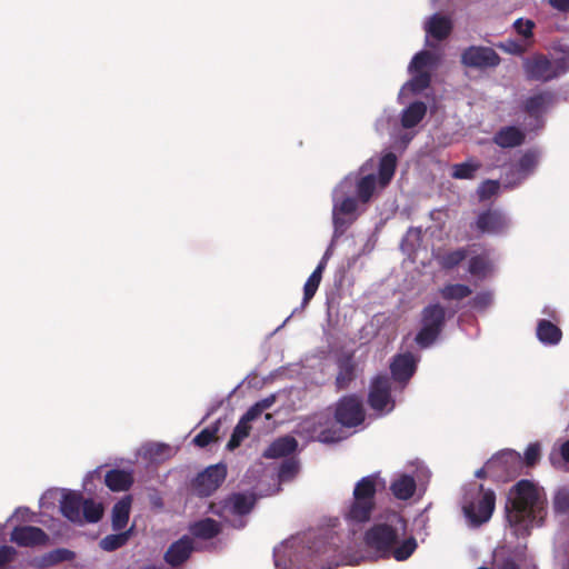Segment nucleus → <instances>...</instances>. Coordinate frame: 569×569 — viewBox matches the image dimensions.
I'll use <instances>...</instances> for the list:
<instances>
[{
	"label": "nucleus",
	"instance_id": "1",
	"mask_svg": "<svg viewBox=\"0 0 569 569\" xmlns=\"http://www.w3.org/2000/svg\"><path fill=\"white\" fill-rule=\"evenodd\" d=\"M397 158L388 152L380 159H370L357 173L343 178L332 192L335 231L342 233L359 216L360 206L368 203L392 179Z\"/></svg>",
	"mask_w": 569,
	"mask_h": 569
},
{
	"label": "nucleus",
	"instance_id": "2",
	"mask_svg": "<svg viewBox=\"0 0 569 569\" xmlns=\"http://www.w3.org/2000/svg\"><path fill=\"white\" fill-rule=\"evenodd\" d=\"M547 516V498L542 488L529 480H520L509 491L506 506L508 527L516 537L528 536L541 527Z\"/></svg>",
	"mask_w": 569,
	"mask_h": 569
},
{
	"label": "nucleus",
	"instance_id": "3",
	"mask_svg": "<svg viewBox=\"0 0 569 569\" xmlns=\"http://www.w3.org/2000/svg\"><path fill=\"white\" fill-rule=\"evenodd\" d=\"M405 532L406 521L397 512H391L383 521H378L366 532V545L375 557H392L397 561H405L418 547L413 537L400 541Z\"/></svg>",
	"mask_w": 569,
	"mask_h": 569
},
{
	"label": "nucleus",
	"instance_id": "4",
	"mask_svg": "<svg viewBox=\"0 0 569 569\" xmlns=\"http://www.w3.org/2000/svg\"><path fill=\"white\" fill-rule=\"evenodd\" d=\"M336 550L318 539L308 546H297L296 540L274 548V563L281 569H333L340 565Z\"/></svg>",
	"mask_w": 569,
	"mask_h": 569
},
{
	"label": "nucleus",
	"instance_id": "5",
	"mask_svg": "<svg viewBox=\"0 0 569 569\" xmlns=\"http://www.w3.org/2000/svg\"><path fill=\"white\" fill-rule=\"evenodd\" d=\"M59 503L62 515L72 522H97L103 509L100 503L83 500L81 495L68 489L53 488L47 490L40 498V507L48 509Z\"/></svg>",
	"mask_w": 569,
	"mask_h": 569
},
{
	"label": "nucleus",
	"instance_id": "6",
	"mask_svg": "<svg viewBox=\"0 0 569 569\" xmlns=\"http://www.w3.org/2000/svg\"><path fill=\"white\" fill-rule=\"evenodd\" d=\"M385 486L386 482L378 475L363 477L356 483L352 500L343 511V521L351 533L359 531L370 519L376 505V492Z\"/></svg>",
	"mask_w": 569,
	"mask_h": 569
},
{
	"label": "nucleus",
	"instance_id": "7",
	"mask_svg": "<svg viewBox=\"0 0 569 569\" xmlns=\"http://www.w3.org/2000/svg\"><path fill=\"white\" fill-rule=\"evenodd\" d=\"M427 113V106L421 101L409 103L400 114V127L391 124L388 116H382L376 123L377 131L383 133L387 131L395 141L407 144L416 134L415 128L422 121Z\"/></svg>",
	"mask_w": 569,
	"mask_h": 569
},
{
	"label": "nucleus",
	"instance_id": "8",
	"mask_svg": "<svg viewBox=\"0 0 569 569\" xmlns=\"http://www.w3.org/2000/svg\"><path fill=\"white\" fill-rule=\"evenodd\" d=\"M495 503V492L477 483H472L465 489L461 500L463 515L472 526L487 522L491 518Z\"/></svg>",
	"mask_w": 569,
	"mask_h": 569
},
{
	"label": "nucleus",
	"instance_id": "9",
	"mask_svg": "<svg viewBox=\"0 0 569 569\" xmlns=\"http://www.w3.org/2000/svg\"><path fill=\"white\" fill-rule=\"evenodd\" d=\"M438 62L439 58L436 54L427 51L418 52L408 67L411 78L401 87L399 99L403 100L428 88L431 72L437 68Z\"/></svg>",
	"mask_w": 569,
	"mask_h": 569
},
{
	"label": "nucleus",
	"instance_id": "10",
	"mask_svg": "<svg viewBox=\"0 0 569 569\" xmlns=\"http://www.w3.org/2000/svg\"><path fill=\"white\" fill-rule=\"evenodd\" d=\"M445 320V309L440 305L427 307L422 313V327L416 337L419 346L429 347L438 337Z\"/></svg>",
	"mask_w": 569,
	"mask_h": 569
},
{
	"label": "nucleus",
	"instance_id": "11",
	"mask_svg": "<svg viewBox=\"0 0 569 569\" xmlns=\"http://www.w3.org/2000/svg\"><path fill=\"white\" fill-rule=\"evenodd\" d=\"M253 502L252 495L237 493L231 496L217 512L233 527L241 528L244 525L241 517L250 512Z\"/></svg>",
	"mask_w": 569,
	"mask_h": 569
},
{
	"label": "nucleus",
	"instance_id": "12",
	"mask_svg": "<svg viewBox=\"0 0 569 569\" xmlns=\"http://www.w3.org/2000/svg\"><path fill=\"white\" fill-rule=\"evenodd\" d=\"M541 151L538 149L526 150L518 161L512 166L510 174L507 176L506 186L513 188L531 176L539 164Z\"/></svg>",
	"mask_w": 569,
	"mask_h": 569
},
{
	"label": "nucleus",
	"instance_id": "13",
	"mask_svg": "<svg viewBox=\"0 0 569 569\" xmlns=\"http://www.w3.org/2000/svg\"><path fill=\"white\" fill-rule=\"evenodd\" d=\"M522 64L526 76L532 80L547 82L560 77L555 60L543 54L528 57Z\"/></svg>",
	"mask_w": 569,
	"mask_h": 569
},
{
	"label": "nucleus",
	"instance_id": "14",
	"mask_svg": "<svg viewBox=\"0 0 569 569\" xmlns=\"http://www.w3.org/2000/svg\"><path fill=\"white\" fill-rule=\"evenodd\" d=\"M368 398L370 407L379 415L389 413L395 408V399L387 377L379 376L372 380Z\"/></svg>",
	"mask_w": 569,
	"mask_h": 569
},
{
	"label": "nucleus",
	"instance_id": "15",
	"mask_svg": "<svg viewBox=\"0 0 569 569\" xmlns=\"http://www.w3.org/2000/svg\"><path fill=\"white\" fill-rule=\"evenodd\" d=\"M461 62L466 67L487 69L497 67L500 63V57L492 48L472 46L462 52Z\"/></svg>",
	"mask_w": 569,
	"mask_h": 569
},
{
	"label": "nucleus",
	"instance_id": "16",
	"mask_svg": "<svg viewBox=\"0 0 569 569\" xmlns=\"http://www.w3.org/2000/svg\"><path fill=\"white\" fill-rule=\"evenodd\" d=\"M337 421L345 427H356L365 419V410L357 397L342 398L336 409Z\"/></svg>",
	"mask_w": 569,
	"mask_h": 569
},
{
	"label": "nucleus",
	"instance_id": "17",
	"mask_svg": "<svg viewBox=\"0 0 569 569\" xmlns=\"http://www.w3.org/2000/svg\"><path fill=\"white\" fill-rule=\"evenodd\" d=\"M553 106V96L550 92H538L528 97L523 102V110L530 118V128L542 124V117Z\"/></svg>",
	"mask_w": 569,
	"mask_h": 569
},
{
	"label": "nucleus",
	"instance_id": "18",
	"mask_svg": "<svg viewBox=\"0 0 569 569\" xmlns=\"http://www.w3.org/2000/svg\"><path fill=\"white\" fill-rule=\"evenodd\" d=\"M226 468L223 466H210L194 479V492L199 496L211 495L222 483L226 478Z\"/></svg>",
	"mask_w": 569,
	"mask_h": 569
},
{
	"label": "nucleus",
	"instance_id": "19",
	"mask_svg": "<svg viewBox=\"0 0 569 569\" xmlns=\"http://www.w3.org/2000/svg\"><path fill=\"white\" fill-rule=\"evenodd\" d=\"M328 422V417L320 413L313 417H310L302 421L299 426V432L306 433L307 437L311 439H317L320 442H335L340 439V437L332 433L330 430L325 429V426Z\"/></svg>",
	"mask_w": 569,
	"mask_h": 569
},
{
	"label": "nucleus",
	"instance_id": "20",
	"mask_svg": "<svg viewBox=\"0 0 569 569\" xmlns=\"http://www.w3.org/2000/svg\"><path fill=\"white\" fill-rule=\"evenodd\" d=\"M510 220L506 214L496 210H488L481 213L477 219V228L489 234H500L508 230Z\"/></svg>",
	"mask_w": 569,
	"mask_h": 569
},
{
	"label": "nucleus",
	"instance_id": "21",
	"mask_svg": "<svg viewBox=\"0 0 569 569\" xmlns=\"http://www.w3.org/2000/svg\"><path fill=\"white\" fill-rule=\"evenodd\" d=\"M48 540L43 530L32 526L16 527L11 532V541L22 547L46 546Z\"/></svg>",
	"mask_w": 569,
	"mask_h": 569
},
{
	"label": "nucleus",
	"instance_id": "22",
	"mask_svg": "<svg viewBox=\"0 0 569 569\" xmlns=\"http://www.w3.org/2000/svg\"><path fill=\"white\" fill-rule=\"evenodd\" d=\"M427 37L442 40L449 36L452 29V21L448 16L435 13L423 24Z\"/></svg>",
	"mask_w": 569,
	"mask_h": 569
},
{
	"label": "nucleus",
	"instance_id": "23",
	"mask_svg": "<svg viewBox=\"0 0 569 569\" xmlns=\"http://www.w3.org/2000/svg\"><path fill=\"white\" fill-rule=\"evenodd\" d=\"M417 359L410 355L397 356L390 365L392 377L396 381L406 383L416 370Z\"/></svg>",
	"mask_w": 569,
	"mask_h": 569
},
{
	"label": "nucleus",
	"instance_id": "24",
	"mask_svg": "<svg viewBox=\"0 0 569 569\" xmlns=\"http://www.w3.org/2000/svg\"><path fill=\"white\" fill-rule=\"evenodd\" d=\"M553 550L558 562L569 569V520L562 523L556 532Z\"/></svg>",
	"mask_w": 569,
	"mask_h": 569
},
{
	"label": "nucleus",
	"instance_id": "25",
	"mask_svg": "<svg viewBox=\"0 0 569 569\" xmlns=\"http://www.w3.org/2000/svg\"><path fill=\"white\" fill-rule=\"evenodd\" d=\"M193 550L192 540L189 537H183L172 543L167 550L164 558L171 566H179L184 562Z\"/></svg>",
	"mask_w": 569,
	"mask_h": 569
},
{
	"label": "nucleus",
	"instance_id": "26",
	"mask_svg": "<svg viewBox=\"0 0 569 569\" xmlns=\"http://www.w3.org/2000/svg\"><path fill=\"white\" fill-rule=\"evenodd\" d=\"M422 231L419 228L409 229L405 236L401 249L407 253L412 261H418L420 256L427 252V249L422 247Z\"/></svg>",
	"mask_w": 569,
	"mask_h": 569
},
{
	"label": "nucleus",
	"instance_id": "27",
	"mask_svg": "<svg viewBox=\"0 0 569 569\" xmlns=\"http://www.w3.org/2000/svg\"><path fill=\"white\" fill-rule=\"evenodd\" d=\"M495 261L488 252H481L473 256L469 261V272L479 279H483L492 273Z\"/></svg>",
	"mask_w": 569,
	"mask_h": 569
},
{
	"label": "nucleus",
	"instance_id": "28",
	"mask_svg": "<svg viewBox=\"0 0 569 569\" xmlns=\"http://www.w3.org/2000/svg\"><path fill=\"white\" fill-rule=\"evenodd\" d=\"M131 509V497L127 496L119 500L112 508L111 525L114 531L126 528Z\"/></svg>",
	"mask_w": 569,
	"mask_h": 569
},
{
	"label": "nucleus",
	"instance_id": "29",
	"mask_svg": "<svg viewBox=\"0 0 569 569\" xmlns=\"http://www.w3.org/2000/svg\"><path fill=\"white\" fill-rule=\"evenodd\" d=\"M493 140L501 148H513L523 142L525 133L517 127H505L496 133Z\"/></svg>",
	"mask_w": 569,
	"mask_h": 569
},
{
	"label": "nucleus",
	"instance_id": "30",
	"mask_svg": "<svg viewBox=\"0 0 569 569\" xmlns=\"http://www.w3.org/2000/svg\"><path fill=\"white\" fill-rule=\"evenodd\" d=\"M104 482L112 491H126L131 487L133 478L129 471L113 469L107 472Z\"/></svg>",
	"mask_w": 569,
	"mask_h": 569
},
{
	"label": "nucleus",
	"instance_id": "31",
	"mask_svg": "<svg viewBox=\"0 0 569 569\" xmlns=\"http://www.w3.org/2000/svg\"><path fill=\"white\" fill-rule=\"evenodd\" d=\"M297 448V441L293 437L286 436L273 441L268 449H266L263 457L266 458H280L293 452Z\"/></svg>",
	"mask_w": 569,
	"mask_h": 569
},
{
	"label": "nucleus",
	"instance_id": "32",
	"mask_svg": "<svg viewBox=\"0 0 569 569\" xmlns=\"http://www.w3.org/2000/svg\"><path fill=\"white\" fill-rule=\"evenodd\" d=\"M561 330L547 320H541L537 326V338L543 345H557L561 340Z\"/></svg>",
	"mask_w": 569,
	"mask_h": 569
},
{
	"label": "nucleus",
	"instance_id": "33",
	"mask_svg": "<svg viewBox=\"0 0 569 569\" xmlns=\"http://www.w3.org/2000/svg\"><path fill=\"white\" fill-rule=\"evenodd\" d=\"M416 490V481L408 475H401L391 483V491L398 499H409Z\"/></svg>",
	"mask_w": 569,
	"mask_h": 569
},
{
	"label": "nucleus",
	"instance_id": "34",
	"mask_svg": "<svg viewBox=\"0 0 569 569\" xmlns=\"http://www.w3.org/2000/svg\"><path fill=\"white\" fill-rule=\"evenodd\" d=\"M133 526H131L128 530L121 531L113 535H108L102 538L99 542V546L104 551H113L122 546H124L133 532Z\"/></svg>",
	"mask_w": 569,
	"mask_h": 569
},
{
	"label": "nucleus",
	"instance_id": "35",
	"mask_svg": "<svg viewBox=\"0 0 569 569\" xmlns=\"http://www.w3.org/2000/svg\"><path fill=\"white\" fill-rule=\"evenodd\" d=\"M190 530L194 537H198L201 539H210L219 532L220 527L217 521H214L213 519L207 518V519H203V520H200V521L193 523L191 526Z\"/></svg>",
	"mask_w": 569,
	"mask_h": 569
},
{
	"label": "nucleus",
	"instance_id": "36",
	"mask_svg": "<svg viewBox=\"0 0 569 569\" xmlns=\"http://www.w3.org/2000/svg\"><path fill=\"white\" fill-rule=\"evenodd\" d=\"M143 456L153 462H160L173 453V449L164 443H149L143 447Z\"/></svg>",
	"mask_w": 569,
	"mask_h": 569
},
{
	"label": "nucleus",
	"instance_id": "37",
	"mask_svg": "<svg viewBox=\"0 0 569 569\" xmlns=\"http://www.w3.org/2000/svg\"><path fill=\"white\" fill-rule=\"evenodd\" d=\"M552 506L557 515H569V483L557 489Z\"/></svg>",
	"mask_w": 569,
	"mask_h": 569
},
{
	"label": "nucleus",
	"instance_id": "38",
	"mask_svg": "<svg viewBox=\"0 0 569 569\" xmlns=\"http://www.w3.org/2000/svg\"><path fill=\"white\" fill-rule=\"evenodd\" d=\"M250 431V421L246 420L244 418H241L238 425L236 426L233 433L227 443V448L229 450L236 449L241 441L248 437Z\"/></svg>",
	"mask_w": 569,
	"mask_h": 569
},
{
	"label": "nucleus",
	"instance_id": "39",
	"mask_svg": "<svg viewBox=\"0 0 569 569\" xmlns=\"http://www.w3.org/2000/svg\"><path fill=\"white\" fill-rule=\"evenodd\" d=\"M470 293V288L465 284H447L441 289V296L446 300H461Z\"/></svg>",
	"mask_w": 569,
	"mask_h": 569
},
{
	"label": "nucleus",
	"instance_id": "40",
	"mask_svg": "<svg viewBox=\"0 0 569 569\" xmlns=\"http://www.w3.org/2000/svg\"><path fill=\"white\" fill-rule=\"evenodd\" d=\"M479 164L472 161L458 163L452 167V177L456 179H471L478 170Z\"/></svg>",
	"mask_w": 569,
	"mask_h": 569
},
{
	"label": "nucleus",
	"instance_id": "41",
	"mask_svg": "<svg viewBox=\"0 0 569 569\" xmlns=\"http://www.w3.org/2000/svg\"><path fill=\"white\" fill-rule=\"evenodd\" d=\"M529 46V42L517 41L513 39H508L506 41L499 42L497 47L509 54H522Z\"/></svg>",
	"mask_w": 569,
	"mask_h": 569
},
{
	"label": "nucleus",
	"instance_id": "42",
	"mask_svg": "<svg viewBox=\"0 0 569 569\" xmlns=\"http://www.w3.org/2000/svg\"><path fill=\"white\" fill-rule=\"evenodd\" d=\"M299 466L295 460L284 461L277 471L278 481L287 482L290 481L298 472Z\"/></svg>",
	"mask_w": 569,
	"mask_h": 569
},
{
	"label": "nucleus",
	"instance_id": "43",
	"mask_svg": "<svg viewBox=\"0 0 569 569\" xmlns=\"http://www.w3.org/2000/svg\"><path fill=\"white\" fill-rule=\"evenodd\" d=\"M321 281V276L318 272H312L305 283L303 288V305H307L311 298L315 296L316 291Z\"/></svg>",
	"mask_w": 569,
	"mask_h": 569
},
{
	"label": "nucleus",
	"instance_id": "44",
	"mask_svg": "<svg viewBox=\"0 0 569 569\" xmlns=\"http://www.w3.org/2000/svg\"><path fill=\"white\" fill-rule=\"evenodd\" d=\"M466 252L461 249L445 253L442 256H438L439 263L443 268H453L457 266L462 259H465Z\"/></svg>",
	"mask_w": 569,
	"mask_h": 569
},
{
	"label": "nucleus",
	"instance_id": "45",
	"mask_svg": "<svg viewBox=\"0 0 569 569\" xmlns=\"http://www.w3.org/2000/svg\"><path fill=\"white\" fill-rule=\"evenodd\" d=\"M533 27V21L528 19L520 18L513 22V28L516 32L523 38L522 41L525 42H528V40L531 38Z\"/></svg>",
	"mask_w": 569,
	"mask_h": 569
},
{
	"label": "nucleus",
	"instance_id": "46",
	"mask_svg": "<svg viewBox=\"0 0 569 569\" xmlns=\"http://www.w3.org/2000/svg\"><path fill=\"white\" fill-rule=\"evenodd\" d=\"M500 189V184L496 180H487L478 188V196L481 200H488L496 196Z\"/></svg>",
	"mask_w": 569,
	"mask_h": 569
},
{
	"label": "nucleus",
	"instance_id": "47",
	"mask_svg": "<svg viewBox=\"0 0 569 569\" xmlns=\"http://www.w3.org/2000/svg\"><path fill=\"white\" fill-rule=\"evenodd\" d=\"M217 432H218V423H216L214 426H212L210 428L202 430L199 435L196 436L193 441L197 446L204 447L217 438Z\"/></svg>",
	"mask_w": 569,
	"mask_h": 569
},
{
	"label": "nucleus",
	"instance_id": "48",
	"mask_svg": "<svg viewBox=\"0 0 569 569\" xmlns=\"http://www.w3.org/2000/svg\"><path fill=\"white\" fill-rule=\"evenodd\" d=\"M559 74L562 76L569 71V47H560L559 54L553 58Z\"/></svg>",
	"mask_w": 569,
	"mask_h": 569
},
{
	"label": "nucleus",
	"instance_id": "49",
	"mask_svg": "<svg viewBox=\"0 0 569 569\" xmlns=\"http://www.w3.org/2000/svg\"><path fill=\"white\" fill-rule=\"evenodd\" d=\"M493 296L489 291H482L476 295L471 300L472 308L485 309L492 303Z\"/></svg>",
	"mask_w": 569,
	"mask_h": 569
},
{
	"label": "nucleus",
	"instance_id": "50",
	"mask_svg": "<svg viewBox=\"0 0 569 569\" xmlns=\"http://www.w3.org/2000/svg\"><path fill=\"white\" fill-rule=\"evenodd\" d=\"M540 459V446L532 443L528 446L525 452V461L527 466H533Z\"/></svg>",
	"mask_w": 569,
	"mask_h": 569
},
{
	"label": "nucleus",
	"instance_id": "51",
	"mask_svg": "<svg viewBox=\"0 0 569 569\" xmlns=\"http://www.w3.org/2000/svg\"><path fill=\"white\" fill-rule=\"evenodd\" d=\"M74 553L68 549H58L49 555L50 562H59L73 559Z\"/></svg>",
	"mask_w": 569,
	"mask_h": 569
},
{
	"label": "nucleus",
	"instance_id": "52",
	"mask_svg": "<svg viewBox=\"0 0 569 569\" xmlns=\"http://www.w3.org/2000/svg\"><path fill=\"white\" fill-rule=\"evenodd\" d=\"M521 457L519 453L515 451H506L502 452L500 456L492 458L488 463L487 468H490L491 466L502 461V460H511V461H520Z\"/></svg>",
	"mask_w": 569,
	"mask_h": 569
},
{
	"label": "nucleus",
	"instance_id": "53",
	"mask_svg": "<svg viewBox=\"0 0 569 569\" xmlns=\"http://www.w3.org/2000/svg\"><path fill=\"white\" fill-rule=\"evenodd\" d=\"M276 470L277 469L272 466L264 468L262 462H257L251 467V469L249 470V473L254 477L256 473H259L260 471H264L263 477H267V476H273Z\"/></svg>",
	"mask_w": 569,
	"mask_h": 569
},
{
	"label": "nucleus",
	"instance_id": "54",
	"mask_svg": "<svg viewBox=\"0 0 569 569\" xmlns=\"http://www.w3.org/2000/svg\"><path fill=\"white\" fill-rule=\"evenodd\" d=\"M14 549L8 546L0 547V567L12 560Z\"/></svg>",
	"mask_w": 569,
	"mask_h": 569
},
{
	"label": "nucleus",
	"instance_id": "55",
	"mask_svg": "<svg viewBox=\"0 0 569 569\" xmlns=\"http://www.w3.org/2000/svg\"><path fill=\"white\" fill-rule=\"evenodd\" d=\"M263 410H261L258 406V403H256L254 406H252L247 412L246 415L242 417L244 418L246 420L248 421H252L254 420L259 415L262 413Z\"/></svg>",
	"mask_w": 569,
	"mask_h": 569
},
{
	"label": "nucleus",
	"instance_id": "56",
	"mask_svg": "<svg viewBox=\"0 0 569 569\" xmlns=\"http://www.w3.org/2000/svg\"><path fill=\"white\" fill-rule=\"evenodd\" d=\"M550 4L562 12L569 11V0H549Z\"/></svg>",
	"mask_w": 569,
	"mask_h": 569
},
{
	"label": "nucleus",
	"instance_id": "57",
	"mask_svg": "<svg viewBox=\"0 0 569 569\" xmlns=\"http://www.w3.org/2000/svg\"><path fill=\"white\" fill-rule=\"evenodd\" d=\"M276 401V397L273 395L262 399L261 401L257 402L259 408L261 410H266V409H269Z\"/></svg>",
	"mask_w": 569,
	"mask_h": 569
},
{
	"label": "nucleus",
	"instance_id": "58",
	"mask_svg": "<svg viewBox=\"0 0 569 569\" xmlns=\"http://www.w3.org/2000/svg\"><path fill=\"white\" fill-rule=\"evenodd\" d=\"M329 257H330V250L328 249L313 272H318V274L322 277V271L325 270V268L327 266Z\"/></svg>",
	"mask_w": 569,
	"mask_h": 569
},
{
	"label": "nucleus",
	"instance_id": "59",
	"mask_svg": "<svg viewBox=\"0 0 569 569\" xmlns=\"http://www.w3.org/2000/svg\"><path fill=\"white\" fill-rule=\"evenodd\" d=\"M29 509L28 508H18L14 512V517L20 518L21 520H28Z\"/></svg>",
	"mask_w": 569,
	"mask_h": 569
},
{
	"label": "nucleus",
	"instance_id": "60",
	"mask_svg": "<svg viewBox=\"0 0 569 569\" xmlns=\"http://www.w3.org/2000/svg\"><path fill=\"white\" fill-rule=\"evenodd\" d=\"M99 475V471L98 470H94V471H91V472H88L87 476L84 477L83 479V486L84 488H87L88 483Z\"/></svg>",
	"mask_w": 569,
	"mask_h": 569
},
{
	"label": "nucleus",
	"instance_id": "61",
	"mask_svg": "<svg viewBox=\"0 0 569 569\" xmlns=\"http://www.w3.org/2000/svg\"><path fill=\"white\" fill-rule=\"evenodd\" d=\"M561 455L566 460H569V440L561 446Z\"/></svg>",
	"mask_w": 569,
	"mask_h": 569
},
{
	"label": "nucleus",
	"instance_id": "62",
	"mask_svg": "<svg viewBox=\"0 0 569 569\" xmlns=\"http://www.w3.org/2000/svg\"><path fill=\"white\" fill-rule=\"evenodd\" d=\"M500 569H518V567L516 566V563H515L513 561H511V560H506V561L501 565Z\"/></svg>",
	"mask_w": 569,
	"mask_h": 569
},
{
	"label": "nucleus",
	"instance_id": "63",
	"mask_svg": "<svg viewBox=\"0 0 569 569\" xmlns=\"http://www.w3.org/2000/svg\"><path fill=\"white\" fill-rule=\"evenodd\" d=\"M279 490H280V487H279V485H277V486H274L273 488H271V489L267 490V491L264 492V495H272V493L278 492Z\"/></svg>",
	"mask_w": 569,
	"mask_h": 569
},
{
	"label": "nucleus",
	"instance_id": "64",
	"mask_svg": "<svg viewBox=\"0 0 569 569\" xmlns=\"http://www.w3.org/2000/svg\"><path fill=\"white\" fill-rule=\"evenodd\" d=\"M483 472H485V470H483V469H480V470H478V471L476 472V476H477V477H482Z\"/></svg>",
	"mask_w": 569,
	"mask_h": 569
}]
</instances>
